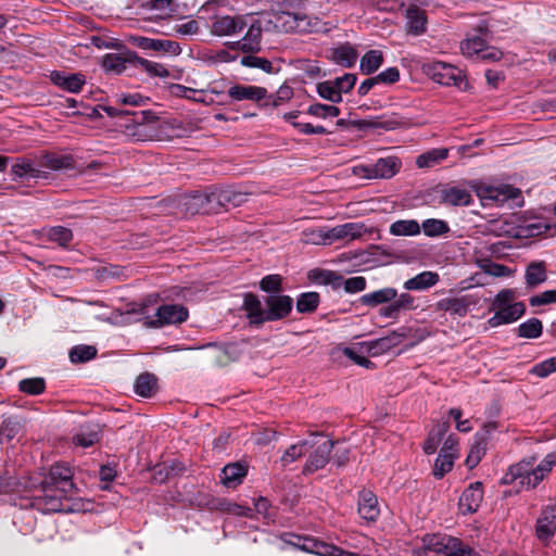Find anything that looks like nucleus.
<instances>
[{"mask_svg": "<svg viewBox=\"0 0 556 556\" xmlns=\"http://www.w3.org/2000/svg\"><path fill=\"white\" fill-rule=\"evenodd\" d=\"M128 118H119L116 125L122 131L138 141L165 140L178 136L175 122L160 119L151 111L128 110Z\"/></svg>", "mask_w": 556, "mask_h": 556, "instance_id": "1", "label": "nucleus"}, {"mask_svg": "<svg viewBox=\"0 0 556 556\" xmlns=\"http://www.w3.org/2000/svg\"><path fill=\"white\" fill-rule=\"evenodd\" d=\"M293 307V299L287 294H270L261 300L254 293H245L242 308L247 313L250 325L261 327L287 318Z\"/></svg>", "mask_w": 556, "mask_h": 556, "instance_id": "2", "label": "nucleus"}, {"mask_svg": "<svg viewBox=\"0 0 556 556\" xmlns=\"http://www.w3.org/2000/svg\"><path fill=\"white\" fill-rule=\"evenodd\" d=\"M252 192L237 190L231 187L213 189L206 193H195L190 197L186 203L187 210L192 214L203 212H216L224 207L226 210L230 207H237L242 205L249 200Z\"/></svg>", "mask_w": 556, "mask_h": 556, "instance_id": "3", "label": "nucleus"}, {"mask_svg": "<svg viewBox=\"0 0 556 556\" xmlns=\"http://www.w3.org/2000/svg\"><path fill=\"white\" fill-rule=\"evenodd\" d=\"M535 458L525 459L509 468L505 475L506 483L517 482L520 486L527 489L535 488L556 464V454L551 453L534 467Z\"/></svg>", "mask_w": 556, "mask_h": 556, "instance_id": "4", "label": "nucleus"}, {"mask_svg": "<svg viewBox=\"0 0 556 556\" xmlns=\"http://www.w3.org/2000/svg\"><path fill=\"white\" fill-rule=\"evenodd\" d=\"M425 556H479L456 538L430 535L424 540Z\"/></svg>", "mask_w": 556, "mask_h": 556, "instance_id": "5", "label": "nucleus"}, {"mask_svg": "<svg viewBox=\"0 0 556 556\" xmlns=\"http://www.w3.org/2000/svg\"><path fill=\"white\" fill-rule=\"evenodd\" d=\"M315 443V446H308L314 448L308 455L306 463L303 467L302 472L304 475H311L319 469H323L330 460V454L333 450L334 442L331 440H324L321 442L311 440Z\"/></svg>", "mask_w": 556, "mask_h": 556, "instance_id": "6", "label": "nucleus"}, {"mask_svg": "<svg viewBox=\"0 0 556 556\" xmlns=\"http://www.w3.org/2000/svg\"><path fill=\"white\" fill-rule=\"evenodd\" d=\"M41 493L35 496L33 506L42 513H56L63 509L62 500L68 495L60 493L55 486L41 482Z\"/></svg>", "mask_w": 556, "mask_h": 556, "instance_id": "7", "label": "nucleus"}, {"mask_svg": "<svg viewBox=\"0 0 556 556\" xmlns=\"http://www.w3.org/2000/svg\"><path fill=\"white\" fill-rule=\"evenodd\" d=\"M428 76L435 83L446 86H459L463 81L460 70L443 62H435L427 66Z\"/></svg>", "mask_w": 556, "mask_h": 556, "instance_id": "8", "label": "nucleus"}, {"mask_svg": "<svg viewBox=\"0 0 556 556\" xmlns=\"http://www.w3.org/2000/svg\"><path fill=\"white\" fill-rule=\"evenodd\" d=\"M72 478L73 472L70 467L56 464L51 467L48 477L42 482L55 486L64 495H70L75 489Z\"/></svg>", "mask_w": 556, "mask_h": 556, "instance_id": "9", "label": "nucleus"}, {"mask_svg": "<svg viewBox=\"0 0 556 556\" xmlns=\"http://www.w3.org/2000/svg\"><path fill=\"white\" fill-rule=\"evenodd\" d=\"M13 161L14 162L11 166V175L13 181L23 179L25 177L40 179H47L49 177V173L40 169L37 165V161L30 157L21 156L14 159Z\"/></svg>", "mask_w": 556, "mask_h": 556, "instance_id": "10", "label": "nucleus"}, {"mask_svg": "<svg viewBox=\"0 0 556 556\" xmlns=\"http://www.w3.org/2000/svg\"><path fill=\"white\" fill-rule=\"evenodd\" d=\"M245 27H248V23L244 16H216L212 24V33L216 36H233L240 34Z\"/></svg>", "mask_w": 556, "mask_h": 556, "instance_id": "11", "label": "nucleus"}, {"mask_svg": "<svg viewBox=\"0 0 556 556\" xmlns=\"http://www.w3.org/2000/svg\"><path fill=\"white\" fill-rule=\"evenodd\" d=\"M262 24L254 21L249 25L245 35L238 41L232 42L231 49L240 50L244 53H257L261 51Z\"/></svg>", "mask_w": 556, "mask_h": 556, "instance_id": "12", "label": "nucleus"}, {"mask_svg": "<svg viewBox=\"0 0 556 556\" xmlns=\"http://www.w3.org/2000/svg\"><path fill=\"white\" fill-rule=\"evenodd\" d=\"M156 318L147 321L150 327H161L166 324L182 323L188 317V311L182 305H163L155 314Z\"/></svg>", "mask_w": 556, "mask_h": 556, "instance_id": "13", "label": "nucleus"}, {"mask_svg": "<svg viewBox=\"0 0 556 556\" xmlns=\"http://www.w3.org/2000/svg\"><path fill=\"white\" fill-rule=\"evenodd\" d=\"M136 59L137 53L135 51L124 48L119 53H108L103 55L101 65L105 72L119 75L126 70V64H134Z\"/></svg>", "mask_w": 556, "mask_h": 556, "instance_id": "14", "label": "nucleus"}, {"mask_svg": "<svg viewBox=\"0 0 556 556\" xmlns=\"http://www.w3.org/2000/svg\"><path fill=\"white\" fill-rule=\"evenodd\" d=\"M536 536L540 541L548 543L556 532V504L544 508L536 520Z\"/></svg>", "mask_w": 556, "mask_h": 556, "instance_id": "15", "label": "nucleus"}, {"mask_svg": "<svg viewBox=\"0 0 556 556\" xmlns=\"http://www.w3.org/2000/svg\"><path fill=\"white\" fill-rule=\"evenodd\" d=\"M131 42L143 50L163 51L173 55H178L181 49L178 42L167 39H153L142 36H134Z\"/></svg>", "mask_w": 556, "mask_h": 556, "instance_id": "16", "label": "nucleus"}, {"mask_svg": "<svg viewBox=\"0 0 556 556\" xmlns=\"http://www.w3.org/2000/svg\"><path fill=\"white\" fill-rule=\"evenodd\" d=\"M476 193L483 200H492L496 202H503L508 199H515L520 194V191L510 186L493 187L483 184L475 186Z\"/></svg>", "mask_w": 556, "mask_h": 556, "instance_id": "17", "label": "nucleus"}, {"mask_svg": "<svg viewBox=\"0 0 556 556\" xmlns=\"http://www.w3.org/2000/svg\"><path fill=\"white\" fill-rule=\"evenodd\" d=\"M227 94L232 101L260 102L267 98V89L260 86L237 84L228 89Z\"/></svg>", "mask_w": 556, "mask_h": 556, "instance_id": "18", "label": "nucleus"}, {"mask_svg": "<svg viewBox=\"0 0 556 556\" xmlns=\"http://www.w3.org/2000/svg\"><path fill=\"white\" fill-rule=\"evenodd\" d=\"M483 498L482 483H471L459 497V508L464 514H472L478 510Z\"/></svg>", "mask_w": 556, "mask_h": 556, "instance_id": "19", "label": "nucleus"}, {"mask_svg": "<svg viewBox=\"0 0 556 556\" xmlns=\"http://www.w3.org/2000/svg\"><path fill=\"white\" fill-rule=\"evenodd\" d=\"M366 232V227L362 223H346L328 229V239L333 243L338 240H354Z\"/></svg>", "mask_w": 556, "mask_h": 556, "instance_id": "20", "label": "nucleus"}, {"mask_svg": "<svg viewBox=\"0 0 556 556\" xmlns=\"http://www.w3.org/2000/svg\"><path fill=\"white\" fill-rule=\"evenodd\" d=\"M50 79L54 85L68 92H79L86 83L85 76L80 73L66 74L58 71L51 72Z\"/></svg>", "mask_w": 556, "mask_h": 556, "instance_id": "21", "label": "nucleus"}, {"mask_svg": "<svg viewBox=\"0 0 556 556\" xmlns=\"http://www.w3.org/2000/svg\"><path fill=\"white\" fill-rule=\"evenodd\" d=\"M525 311L526 306L522 302L513 303L496 311L494 316L489 319V324L492 327H497L500 325L514 323L525 314Z\"/></svg>", "mask_w": 556, "mask_h": 556, "instance_id": "22", "label": "nucleus"}, {"mask_svg": "<svg viewBox=\"0 0 556 556\" xmlns=\"http://www.w3.org/2000/svg\"><path fill=\"white\" fill-rule=\"evenodd\" d=\"M328 58L344 67H352L357 59L356 50L350 43L339 45L328 50Z\"/></svg>", "mask_w": 556, "mask_h": 556, "instance_id": "23", "label": "nucleus"}, {"mask_svg": "<svg viewBox=\"0 0 556 556\" xmlns=\"http://www.w3.org/2000/svg\"><path fill=\"white\" fill-rule=\"evenodd\" d=\"M37 165L40 169L42 167L51 170L71 169L74 167V159L71 155L46 153L37 159Z\"/></svg>", "mask_w": 556, "mask_h": 556, "instance_id": "24", "label": "nucleus"}, {"mask_svg": "<svg viewBox=\"0 0 556 556\" xmlns=\"http://www.w3.org/2000/svg\"><path fill=\"white\" fill-rule=\"evenodd\" d=\"M374 165V178L390 179L401 168L402 163L395 156L381 157Z\"/></svg>", "mask_w": 556, "mask_h": 556, "instance_id": "25", "label": "nucleus"}, {"mask_svg": "<svg viewBox=\"0 0 556 556\" xmlns=\"http://www.w3.org/2000/svg\"><path fill=\"white\" fill-rule=\"evenodd\" d=\"M358 513L367 521H375L379 516L377 497L370 491H363L361 493Z\"/></svg>", "mask_w": 556, "mask_h": 556, "instance_id": "26", "label": "nucleus"}, {"mask_svg": "<svg viewBox=\"0 0 556 556\" xmlns=\"http://www.w3.org/2000/svg\"><path fill=\"white\" fill-rule=\"evenodd\" d=\"M248 473V467L241 463L228 464L222 470V482L227 488H235L242 482Z\"/></svg>", "mask_w": 556, "mask_h": 556, "instance_id": "27", "label": "nucleus"}, {"mask_svg": "<svg viewBox=\"0 0 556 556\" xmlns=\"http://www.w3.org/2000/svg\"><path fill=\"white\" fill-rule=\"evenodd\" d=\"M468 308L469 301L466 298H444L435 304V311L450 312L459 317L465 316Z\"/></svg>", "mask_w": 556, "mask_h": 556, "instance_id": "28", "label": "nucleus"}, {"mask_svg": "<svg viewBox=\"0 0 556 556\" xmlns=\"http://www.w3.org/2000/svg\"><path fill=\"white\" fill-rule=\"evenodd\" d=\"M485 230L488 233L496 237L518 238L517 227L507 219L498 218L489 220L485 225Z\"/></svg>", "mask_w": 556, "mask_h": 556, "instance_id": "29", "label": "nucleus"}, {"mask_svg": "<svg viewBox=\"0 0 556 556\" xmlns=\"http://www.w3.org/2000/svg\"><path fill=\"white\" fill-rule=\"evenodd\" d=\"M439 281V275L434 271H422L408 279L404 283L406 290L421 291L433 287Z\"/></svg>", "mask_w": 556, "mask_h": 556, "instance_id": "30", "label": "nucleus"}, {"mask_svg": "<svg viewBox=\"0 0 556 556\" xmlns=\"http://www.w3.org/2000/svg\"><path fill=\"white\" fill-rule=\"evenodd\" d=\"M342 352L356 365L365 368H370L372 366V363L367 358L368 355L370 356V349H368L366 342H359L353 346L344 348Z\"/></svg>", "mask_w": 556, "mask_h": 556, "instance_id": "31", "label": "nucleus"}, {"mask_svg": "<svg viewBox=\"0 0 556 556\" xmlns=\"http://www.w3.org/2000/svg\"><path fill=\"white\" fill-rule=\"evenodd\" d=\"M308 446H315V443L309 440H303L290 445L279 459L281 467H287L301 458L307 452Z\"/></svg>", "mask_w": 556, "mask_h": 556, "instance_id": "32", "label": "nucleus"}, {"mask_svg": "<svg viewBox=\"0 0 556 556\" xmlns=\"http://www.w3.org/2000/svg\"><path fill=\"white\" fill-rule=\"evenodd\" d=\"M526 283L530 288H534L547 279L546 265L544 262H532L526 268Z\"/></svg>", "mask_w": 556, "mask_h": 556, "instance_id": "33", "label": "nucleus"}, {"mask_svg": "<svg viewBox=\"0 0 556 556\" xmlns=\"http://www.w3.org/2000/svg\"><path fill=\"white\" fill-rule=\"evenodd\" d=\"M407 29L414 35H419L426 29V15L422 10L417 7H412L406 11Z\"/></svg>", "mask_w": 556, "mask_h": 556, "instance_id": "34", "label": "nucleus"}, {"mask_svg": "<svg viewBox=\"0 0 556 556\" xmlns=\"http://www.w3.org/2000/svg\"><path fill=\"white\" fill-rule=\"evenodd\" d=\"M22 422L18 417L4 418L0 426V443H9L22 431Z\"/></svg>", "mask_w": 556, "mask_h": 556, "instance_id": "35", "label": "nucleus"}, {"mask_svg": "<svg viewBox=\"0 0 556 556\" xmlns=\"http://www.w3.org/2000/svg\"><path fill=\"white\" fill-rule=\"evenodd\" d=\"M157 379L154 375L146 372L138 376L135 382V392L142 397H151L156 392Z\"/></svg>", "mask_w": 556, "mask_h": 556, "instance_id": "36", "label": "nucleus"}, {"mask_svg": "<svg viewBox=\"0 0 556 556\" xmlns=\"http://www.w3.org/2000/svg\"><path fill=\"white\" fill-rule=\"evenodd\" d=\"M421 231V227L415 219H400L391 224L390 233L393 236H417Z\"/></svg>", "mask_w": 556, "mask_h": 556, "instance_id": "37", "label": "nucleus"}, {"mask_svg": "<svg viewBox=\"0 0 556 556\" xmlns=\"http://www.w3.org/2000/svg\"><path fill=\"white\" fill-rule=\"evenodd\" d=\"M448 430V422L443 421L438 424L429 433L428 439L426 440L424 444V451L426 454H433L439 444L441 443L444 434Z\"/></svg>", "mask_w": 556, "mask_h": 556, "instance_id": "38", "label": "nucleus"}, {"mask_svg": "<svg viewBox=\"0 0 556 556\" xmlns=\"http://www.w3.org/2000/svg\"><path fill=\"white\" fill-rule=\"evenodd\" d=\"M448 150L445 148L433 149L420 154L416 159V165L419 168L432 167L447 157Z\"/></svg>", "mask_w": 556, "mask_h": 556, "instance_id": "39", "label": "nucleus"}, {"mask_svg": "<svg viewBox=\"0 0 556 556\" xmlns=\"http://www.w3.org/2000/svg\"><path fill=\"white\" fill-rule=\"evenodd\" d=\"M396 290L393 288H384L362 296V302L366 305H378L390 302L396 298Z\"/></svg>", "mask_w": 556, "mask_h": 556, "instance_id": "40", "label": "nucleus"}, {"mask_svg": "<svg viewBox=\"0 0 556 556\" xmlns=\"http://www.w3.org/2000/svg\"><path fill=\"white\" fill-rule=\"evenodd\" d=\"M404 123L394 118L379 121V119H359L354 122V125L363 130V129H377L383 128L387 130H393L401 127Z\"/></svg>", "mask_w": 556, "mask_h": 556, "instance_id": "41", "label": "nucleus"}, {"mask_svg": "<svg viewBox=\"0 0 556 556\" xmlns=\"http://www.w3.org/2000/svg\"><path fill=\"white\" fill-rule=\"evenodd\" d=\"M486 42L481 36L467 37L460 45V49L464 55L468 58L476 56L479 59Z\"/></svg>", "mask_w": 556, "mask_h": 556, "instance_id": "42", "label": "nucleus"}, {"mask_svg": "<svg viewBox=\"0 0 556 556\" xmlns=\"http://www.w3.org/2000/svg\"><path fill=\"white\" fill-rule=\"evenodd\" d=\"M382 53L378 50H370L361 60V71L366 75H370L382 65Z\"/></svg>", "mask_w": 556, "mask_h": 556, "instance_id": "43", "label": "nucleus"}, {"mask_svg": "<svg viewBox=\"0 0 556 556\" xmlns=\"http://www.w3.org/2000/svg\"><path fill=\"white\" fill-rule=\"evenodd\" d=\"M442 199L444 203L451 205H468L471 201V195L464 189L450 188L443 191Z\"/></svg>", "mask_w": 556, "mask_h": 556, "instance_id": "44", "label": "nucleus"}, {"mask_svg": "<svg viewBox=\"0 0 556 556\" xmlns=\"http://www.w3.org/2000/svg\"><path fill=\"white\" fill-rule=\"evenodd\" d=\"M319 301L320 298L317 292H304L296 300V311L301 314L313 313L317 308Z\"/></svg>", "mask_w": 556, "mask_h": 556, "instance_id": "45", "label": "nucleus"}, {"mask_svg": "<svg viewBox=\"0 0 556 556\" xmlns=\"http://www.w3.org/2000/svg\"><path fill=\"white\" fill-rule=\"evenodd\" d=\"M283 278L278 274H271L263 277L260 281V289L270 294H280L283 291Z\"/></svg>", "mask_w": 556, "mask_h": 556, "instance_id": "46", "label": "nucleus"}, {"mask_svg": "<svg viewBox=\"0 0 556 556\" xmlns=\"http://www.w3.org/2000/svg\"><path fill=\"white\" fill-rule=\"evenodd\" d=\"M386 338L389 341V346L391 349L397 346L399 344L408 339L412 340L409 343L410 345H414L419 340V338L415 339L413 329L407 327H401L397 330L390 332L388 336H386Z\"/></svg>", "mask_w": 556, "mask_h": 556, "instance_id": "47", "label": "nucleus"}, {"mask_svg": "<svg viewBox=\"0 0 556 556\" xmlns=\"http://www.w3.org/2000/svg\"><path fill=\"white\" fill-rule=\"evenodd\" d=\"M134 65L140 66L152 77L165 78L169 76V72L162 64L151 62L137 55Z\"/></svg>", "mask_w": 556, "mask_h": 556, "instance_id": "48", "label": "nucleus"}, {"mask_svg": "<svg viewBox=\"0 0 556 556\" xmlns=\"http://www.w3.org/2000/svg\"><path fill=\"white\" fill-rule=\"evenodd\" d=\"M420 227H421L422 231L425 232V235L428 237L441 236V235L448 232V230H450V227L446 224V222H444L442 219H434V218L426 219L420 225Z\"/></svg>", "mask_w": 556, "mask_h": 556, "instance_id": "49", "label": "nucleus"}, {"mask_svg": "<svg viewBox=\"0 0 556 556\" xmlns=\"http://www.w3.org/2000/svg\"><path fill=\"white\" fill-rule=\"evenodd\" d=\"M542 323L538 318H531L518 327V334L521 338L534 339L542 334Z\"/></svg>", "mask_w": 556, "mask_h": 556, "instance_id": "50", "label": "nucleus"}, {"mask_svg": "<svg viewBox=\"0 0 556 556\" xmlns=\"http://www.w3.org/2000/svg\"><path fill=\"white\" fill-rule=\"evenodd\" d=\"M97 355V349L92 345H77L70 351L72 363H85Z\"/></svg>", "mask_w": 556, "mask_h": 556, "instance_id": "51", "label": "nucleus"}, {"mask_svg": "<svg viewBox=\"0 0 556 556\" xmlns=\"http://www.w3.org/2000/svg\"><path fill=\"white\" fill-rule=\"evenodd\" d=\"M296 33H316L324 28L319 18L299 13Z\"/></svg>", "mask_w": 556, "mask_h": 556, "instance_id": "52", "label": "nucleus"}, {"mask_svg": "<svg viewBox=\"0 0 556 556\" xmlns=\"http://www.w3.org/2000/svg\"><path fill=\"white\" fill-rule=\"evenodd\" d=\"M413 298L408 293H402L393 303L383 309V315L387 317H394L403 308H410L413 306Z\"/></svg>", "mask_w": 556, "mask_h": 556, "instance_id": "53", "label": "nucleus"}, {"mask_svg": "<svg viewBox=\"0 0 556 556\" xmlns=\"http://www.w3.org/2000/svg\"><path fill=\"white\" fill-rule=\"evenodd\" d=\"M454 458L455 455H450L440 452L434 463L433 475L437 478H442L446 472H448L453 468Z\"/></svg>", "mask_w": 556, "mask_h": 556, "instance_id": "54", "label": "nucleus"}, {"mask_svg": "<svg viewBox=\"0 0 556 556\" xmlns=\"http://www.w3.org/2000/svg\"><path fill=\"white\" fill-rule=\"evenodd\" d=\"M241 65L252 68H260L265 73H273L271 62L265 58L255 56L253 54L245 55L240 60Z\"/></svg>", "mask_w": 556, "mask_h": 556, "instance_id": "55", "label": "nucleus"}, {"mask_svg": "<svg viewBox=\"0 0 556 556\" xmlns=\"http://www.w3.org/2000/svg\"><path fill=\"white\" fill-rule=\"evenodd\" d=\"M48 238L58 242L61 247H67L73 239L72 230L62 226L52 227L48 230Z\"/></svg>", "mask_w": 556, "mask_h": 556, "instance_id": "56", "label": "nucleus"}, {"mask_svg": "<svg viewBox=\"0 0 556 556\" xmlns=\"http://www.w3.org/2000/svg\"><path fill=\"white\" fill-rule=\"evenodd\" d=\"M18 387L24 393L37 395L45 391L46 383L42 378H28L21 380Z\"/></svg>", "mask_w": 556, "mask_h": 556, "instance_id": "57", "label": "nucleus"}, {"mask_svg": "<svg viewBox=\"0 0 556 556\" xmlns=\"http://www.w3.org/2000/svg\"><path fill=\"white\" fill-rule=\"evenodd\" d=\"M485 453L484 435L478 439L477 442L471 446L469 454L466 458V464L469 468L476 467L481 460Z\"/></svg>", "mask_w": 556, "mask_h": 556, "instance_id": "58", "label": "nucleus"}, {"mask_svg": "<svg viewBox=\"0 0 556 556\" xmlns=\"http://www.w3.org/2000/svg\"><path fill=\"white\" fill-rule=\"evenodd\" d=\"M307 114L320 118L337 117L340 114V110L334 105L315 103L307 109Z\"/></svg>", "mask_w": 556, "mask_h": 556, "instance_id": "59", "label": "nucleus"}, {"mask_svg": "<svg viewBox=\"0 0 556 556\" xmlns=\"http://www.w3.org/2000/svg\"><path fill=\"white\" fill-rule=\"evenodd\" d=\"M299 13L282 12L277 16L279 27L286 33H296Z\"/></svg>", "mask_w": 556, "mask_h": 556, "instance_id": "60", "label": "nucleus"}, {"mask_svg": "<svg viewBox=\"0 0 556 556\" xmlns=\"http://www.w3.org/2000/svg\"><path fill=\"white\" fill-rule=\"evenodd\" d=\"M314 554L319 556H357L356 554L344 552L341 548L324 542H314Z\"/></svg>", "mask_w": 556, "mask_h": 556, "instance_id": "61", "label": "nucleus"}, {"mask_svg": "<svg viewBox=\"0 0 556 556\" xmlns=\"http://www.w3.org/2000/svg\"><path fill=\"white\" fill-rule=\"evenodd\" d=\"M548 226L543 223H530L525 226H518V238L534 237L548 230Z\"/></svg>", "mask_w": 556, "mask_h": 556, "instance_id": "62", "label": "nucleus"}, {"mask_svg": "<svg viewBox=\"0 0 556 556\" xmlns=\"http://www.w3.org/2000/svg\"><path fill=\"white\" fill-rule=\"evenodd\" d=\"M317 92L323 99L330 102L339 103L342 101V96L327 80L317 85Z\"/></svg>", "mask_w": 556, "mask_h": 556, "instance_id": "63", "label": "nucleus"}, {"mask_svg": "<svg viewBox=\"0 0 556 556\" xmlns=\"http://www.w3.org/2000/svg\"><path fill=\"white\" fill-rule=\"evenodd\" d=\"M556 371V357H551L536 364L532 368V372L538 377L544 378Z\"/></svg>", "mask_w": 556, "mask_h": 556, "instance_id": "64", "label": "nucleus"}]
</instances>
